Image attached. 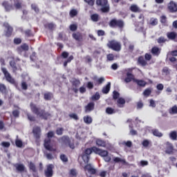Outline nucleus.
Wrapping results in <instances>:
<instances>
[{
	"mask_svg": "<svg viewBox=\"0 0 177 177\" xmlns=\"http://www.w3.org/2000/svg\"><path fill=\"white\" fill-rule=\"evenodd\" d=\"M149 24L151 26H157L158 24V20L156 18H151Z\"/></svg>",
	"mask_w": 177,
	"mask_h": 177,
	"instance_id": "nucleus-41",
	"label": "nucleus"
},
{
	"mask_svg": "<svg viewBox=\"0 0 177 177\" xmlns=\"http://www.w3.org/2000/svg\"><path fill=\"white\" fill-rule=\"evenodd\" d=\"M170 114H177V106L174 105L169 109Z\"/></svg>",
	"mask_w": 177,
	"mask_h": 177,
	"instance_id": "nucleus-43",
	"label": "nucleus"
},
{
	"mask_svg": "<svg viewBox=\"0 0 177 177\" xmlns=\"http://www.w3.org/2000/svg\"><path fill=\"white\" fill-rule=\"evenodd\" d=\"M167 10L169 13H176L177 12V3L171 1L168 4H167Z\"/></svg>",
	"mask_w": 177,
	"mask_h": 177,
	"instance_id": "nucleus-10",
	"label": "nucleus"
},
{
	"mask_svg": "<svg viewBox=\"0 0 177 177\" xmlns=\"http://www.w3.org/2000/svg\"><path fill=\"white\" fill-rule=\"evenodd\" d=\"M72 37H73V38H74V39H75L78 42H82V39H84V38L82 37V34H81L80 32L73 33L72 35Z\"/></svg>",
	"mask_w": 177,
	"mask_h": 177,
	"instance_id": "nucleus-21",
	"label": "nucleus"
},
{
	"mask_svg": "<svg viewBox=\"0 0 177 177\" xmlns=\"http://www.w3.org/2000/svg\"><path fill=\"white\" fill-rule=\"evenodd\" d=\"M10 66L12 67V68H13L14 71H16V70H17V66H16V62L15 61H10Z\"/></svg>",
	"mask_w": 177,
	"mask_h": 177,
	"instance_id": "nucleus-49",
	"label": "nucleus"
},
{
	"mask_svg": "<svg viewBox=\"0 0 177 177\" xmlns=\"http://www.w3.org/2000/svg\"><path fill=\"white\" fill-rule=\"evenodd\" d=\"M71 60H74V56L73 55L69 56L68 59L64 62V67H67V64L71 63Z\"/></svg>",
	"mask_w": 177,
	"mask_h": 177,
	"instance_id": "nucleus-35",
	"label": "nucleus"
},
{
	"mask_svg": "<svg viewBox=\"0 0 177 177\" xmlns=\"http://www.w3.org/2000/svg\"><path fill=\"white\" fill-rule=\"evenodd\" d=\"M31 8L32 10H35L36 13H39V8H38V6H37L35 4H32Z\"/></svg>",
	"mask_w": 177,
	"mask_h": 177,
	"instance_id": "nucleus-60",
	"label": "nucleus"
},
{
	"mask_svg": "<svg viewBox=\"0 0 177 177\" xmlns=\"http://www.w3.org/2000/svg\"><path fill=\"white\" fill-rule=\"evenodd\" d=\"M109 26L111 28H118L122 31L125 27V21L121 19L113 18L109 21Z\"/></svg>",
	"mask_w": 177,
	"mask_h": 177,
	"instance_id": "nucleus-4",
	"label": "nucleus"
},
{
	"mask_svg": "<svg viewBox=\"0 0 177 177\" xmlns=\"http://www.w3.org/2000/svg\"><path fill=\"white\" fill-rule=\"evenodd\" d=\"M114 162H122L123 165H127V160L125 159H121V158L115 157L113 158Z\"/></svg>",
	"mask_w": 177,
	"mask_h": 177,
	"instance_id": "nucleus-32",
	"label": "nucleus"
},
{
	"mask_svg": "<svg viewBox=\"0 0 177 177\" xmlns=\"http://www.w3.org/2000/svg\"><path fill=\"white\" fill-rule=\"evenodd\" d=\"M14 168H15L17 172L20 174L26 171V166L21 163H15L13 165Z\"/></svg>",
	"mask_w": 177,
	"mask_h": 177,
	"instance_id": "nucleus-13",
	"label": "nucleus"
},
{
	"mask_svg": "<svg viewBox=\"0 0 177 177\" xmlns=\"http://www.w3.org/2000/svg\"><path fill=\"white\" fill-rule=\"evenodd\" d=\"M84 171H88V172H89V174L91 175H95V174H96L95 169L93 168L91 164L86 165L84 167Z\"/></svg>",
	"mask_w": 177,
	"mask_h": 177,
	"instance_id": "nucleus-16",
	"label": "nucleus"
},
{
	"mask_svg": "<svg viewBox=\"0 0 177 177\" xmlns=\"http://www.w3.org/2000/svg\"><path fill=\"white\" fill-rule=\"evenodd\" d=\"M151 53L153 56H160V53H161V48L154 46L151 48Z\"/></svg>",
	"mask_w": 177,
	"mask_h": 177,
	"instance_id": "nucleus-20",
	"label": "nucleus"
},
{
	"mask_svg": "<svg viewBox=\"0 0 177 177\" xmlns=\"http://www.w3.org/2000/svg\"><path fill=\"white\" fill-rule=\"evenodd\" d=\"M129 10L131 12H133V13H142L143 10L138 6V5L133 4L130 6Z\"/></svg>",
	"mask_w": 177,
	"mask_h": 177,
	"instance_id": "nucleus-17",
	"label": "nucleus"
},
{
	"mask_svg": "<svg viewBox=\"0 0 177 177\" xmlns=\"http://www.w3.org/2000/svg\"><path fill=\"white\" fill-rule=\"evenodd\" d=\"M77 15H78V11H77L76 9L71 10V11L69 12V16H71V17H75V16H77Z\"/></svg>",
	"mask_w": 177,
	"mask_h": 177,
	"instance_id": "nucleus-40",
	"label": "nucleus"
},
{
	"mask_svg": "<svg viewBox=\"0 0 177 177\" xmlns=\"http://www.w3.org/2000/svg\"><path fill=\"white\" fill-rule=\"evenodd\" d=\"M96 145H97V146H98V147H106V141H104L102 139H97Z\"/></svg>",
	"mask_w": 177,
	"mask_h": 177,
	"instance_id": "nucleus-27",
	"label": "nucleus"
},
{
	"mask_svg": "<svg viewBox=\"0 0 177 177\" xmlns=\"http://www.w3.org/2000/svg\"><path fill=\"white\" fill-rule=\"evenodd\" d=\"M98 156H100V157H106V156H109V151L101 149Z\"/></svg>",
	"mask_w": 177,
	"mask_h": 177,
	"instance_id": "nucleus-39",
	"label": "nucleus"
},
{
	"mask_svg": "<svg viewBox=\"0 0 177 177\" xmlns=\"http://www.w3.org/2000/svg\"><path fill=\"white\" fill-rule=\"evenodd\" d=\"M41 132H42L41 127L38 126L33 127L32 133L36 142H38L41 139Z\"/></svg>",
	"mask_w": 177,
	"mask_h": 177,
	"instance_id": "nucleus-9",
	"label": "nucleus"
},
{
	"mask_svg": "<svg viewBox=\"0 0 177 177\" xmlns=\"http://www.w3.org/2000/svg\"><path fill=\"white\" fill-rule=\"evenodd\" d=\"M64 131V129L60 127V128H57L56 129V133L57 135H58V136H62V135H63V132Z\"/></svg>",
	"mask_w": 177,
	"mask_h": 177,
	"instance_id": "nucleus-47",
	"label": "nucleus"
},
{
	"mask_svg": "<svg viewBox=\"0 0 177 177\" xmlns=\"http://www.w3.org/2000/svg\"><path fill=\"white\" fill-rule=\"evenodd\" d=\"M86 113H91V111H93L95 110V102H89L85 107Z\"/></svg>",
	"mask_w": 177,
	"mask_h": 177,
	"instance_id": "nucleus-19",
	"label": "nucleus"
},
{
	"mask_svg": "<svg viewBox=\"0 0 177 177\" xmlns=\"http://www.w3.org/2000/svg\"><path fill=\"white\" fill-rule=\"evenodd\" d=\"M114 55L113 54H111V53H110V54H108L107 55H106V61L107 62H113V60H114Z\"/></svg>",
	"mask_w": 177,
	"mask_h": 177,
	"instance_id": "nucleus-46",
	"label": "nucleus"
},
{
	"mask_svg": "<svg viewBox=\"0 0 177 177\" xmlns=\"http://www.w3.org/2000/svg\"><path fill=\"white\" fill-rule=\"evenodd\" d=\"M157 42L158 44H164L165 42H167V39L165 38H164V37H160L158 39H157Z\"/></svg>",
	"mask_w": 177,
	"mask_h": 177,
	"instance_id": "nucleus-53",
	"label": "nucleus"
},
{
	"mask_svg": "<svg viewBox=\"0 0 177 177\" xmlns=\"http://www.w3.org/2000/svg\"><path fill=\"white\" fill-rule=\"evenodd\" d=\"M97 6H101V12L102 13H109L110 12V6H109V1L107 0H96Z\"/></svg>",
	"mask_w": 177,
	"mask_h": 177,
	"instance_id": "nucleus-5",
	"label": "nucleus"
},
{
	"mask_svg": "<svg viewBox=\"0 0 177 177\" xmlns=\"http://www.w3.org/2000/svg\"><path fill=\"white\" fill-rule=\"evenodd\" d=\"M60 160H62V161L63 162H68V158H67V156L65 154H61L60 155Z\"/></svg>",
	"mask_w": 177,
	"mask_h": 177,
	"instance_id": "nucleus-45",
	"label": "nucleus"
},
{
	"mask_svg": "<svg viewBox=\"0 0 177 177\" xmlns=\"http://www.w3.org/2000/svg\"><path fill=\"white\" fill-rule=\"evenodd\" d=\"M160 23L162 24H165V23H167V17L165 15L160 17Z\"/></svg>",
	"mask_w": 177,
	"mask_h": 177,
	"instance_id": "nucleus-63",
	"label": "nucleus"
},
{
	"mask_svg": "<svg viewBox=\"0 0 177 177\" xmlns=\"http://www.w3.org/2000/svg\"><path fill=\"white\" fill-rule=\"evenodd\" d=\"M30 110L33 114H35L41 120H49L52 117V114L50 113L47 112L45 109H41V108L37 106V104H34V102H30Z\"/></svg>",
	"mask_w": 177,
	"mask_h": 177,
	"instance_id": "nucleus-2",
	"label": "nucleus"
},
{
	"mask_svg": "<svg viewBox=\"0 0 177 177\" xmlns=\"http://www.w3.org/2000/svg\"><path fill=\"white\" fill-rule=\"evenodd\" d=\"M162 73H164L166 75H169L171 74V71L169 70V68L165 66L162 68Z\"/></svg>",
	"mask_w": 177,
	"mask_h": 177,
	"instance_id": "nucleus-48",
	"label": "nucleus"
},
{
	"mask_svg": "<svg viewBox=\"0 0 177 177\" xmlns=\"http://www.w3.org/2000/svg\"><path fill=\"white\" fill-rule=\"evenodd\" d=\"M3 27H5L6 30H4L5 37L9 38V37H12V34H13V27L9 25V23L5 22L3 24Z\"/></svg>",
	"mask_w": 177,
	"mask_h": 177,
	"instance_id": "nucleus-8",
	"label": "nucleus"
},
{
	"mask_svg": "<svg viewBox=\"0 0 177 177\" xmlns=\"http://www.w3.org/2000/svg\"><path fill=\"white\" fill-rule=\"evenodd\" d=\"M20 47L22 48V50H24L25 52H27V50L29 49L28 45H27V44H24L21 45Z\"/></svg>",
	"mask_w": 177,
	"mask_h": 177,
	"instance_id": "nucleus-61",
	"label": "nucleus"
},
{
	"mask_svg": "<svg viewBox=\"0 0 177 177\" xmlns=\"http://www.w3.org/2000/svg\"><path fill=\"white\" fill-rule=\"evenodd\" d=\"M92 153H95V154H100V148H97L96 147H91Z\"/></svg>",
	"mask_w": 177,
	"mask_h": 177,
	"instance_id": "nucleus-44",
	"label": "nucleus"
},
{
	"mask_svg": "<svg viewBox=\"0 0 177 177\" xmlns=\"http://www.w3.org/2000/svg\"><path fill=\"white\" fill-rule=\"evenodd\" d=\"M127 77L124 79V82L126 84H129V82H131L133 81L136 84H137V86H139V88H145L147 85V82L143 80H139V79H135V75H133V68H129L125 70Z\"/></svg>",
	"mask_w": 177,
	"mask_h": 177,
	"instance_id": "nucleus-1",
	"label": "nucleus"
},
{
	"mask_svg": "<svg viewBox=\"0 0 177 177\" xmlns=\"http://www.w3.org/2000/svg\"><path fill=\"white\" fill-rule=\"evenodd\" d=\"M174 145L169 142H166V154H172L174 153Z\"/></svg>",
	"mask_w": 177,
	"mask_h": 177,
	"instance_id": "nucleus-15",
	"label": "nucleus"
},
{
	"mask_svg": "<svg viewBox=\"0 0 177 177\" xmlns=\"http://www.w3.org/2000/svg\"><path fill=\"white\" fill-rule=\"evenodd\" d=\"M122 145L127 146V147H132L131 141H127V142L124 141L123 142H122Z\"/></svg>",
	"mask_w": 177,
	"mask_h": 177,
	"instance_id": "nucleus-57",
	"label": "nucleus"
},
{
	"mask_svg": "<svg viewBox=\"0 0 177 177\" xmlns=\"http://www.w3.org/2000/svg\"><path fill=\"white\" fill-rule=\"evenodd\" d=\"M143 102L142 100H140L139 102H137V109L138 110H140V109L143 108Z\"/></svg>",
	"mask_w": 177,
	"mask_h": 177,
	"instance_id": "nucleus-59",
	"label": "nucleus"
},
{
	"mask_svg": "<svg viewBox=\"0 0 177 177\" xmlns=\"http://www.w3.org/2000/svg\"><path fill=\"white\" fill-rule=\"evenodd\" d=\"M169 136L171 140H177V132L176 131H172L169 133Z\"/></svg>",
	"mask_w": 177,
	"mask_h": 177,
	"instance_id": "nucleus-30",
	"label": "nucleus"
},
{
	"mask_svg": "<svg viewBox=\"0 0 177 177\" xmlns=\"http://www.w3.org/2000/svg\"><path fill=\"white\" fill-rule=\"evenodd\" d=\"M167 38L171 41H174L175 37H176V33L175 32H170L167 33Z\"/></svg>",
	"mask_w": 177,
	"mask_h": 177,
	"instance_id": "nucleus-34",
	"label": "nucleus"
},
{
	"mask_svg": "<svg viewBox=\"0 0 177 177\" xmlns=\"http://www.w3.org/2000/svg\"><path fill=\"white\" fill-rule=\"evenodd\" d=\"M118 97H120V93H118V92L114 91L113 92V99L114 100H117V99H118Z\"/></svg>",
	"mask_w": 177,
	"mask_h": 177,
	"instance_id": "nucleus-51",
	"label": "nucleus"
},
{
	"mask_svg": "<svg viewBox=\"0 0 177 177\" xmlns=\"http://www.w3.org/2000/svg\"><path fill=\"white\" fill-rule=\"evenodd\" d=\"M59 140H61L62 143L64 145H68L70 143V138L68 136H63L59 138Z\"/></svg>",
	"mask_w": 177,
	"mask_h": 177,
	"instance_id": "nucleus-24",
	"label": "nucleus"
},
{
	"mask_svg": "<svg viewBox=\"0 0 177 177\" xmlns=\"http://www.w3.org/2000/svg\"><path fill=\"white\" fill-rule=\"evenodd\" d=\"M117 106H118V107H120V109L124 107V106H125V99H124L122 97L118 98L117 100Z\"/></svg>",
	"mask_w": 177,
	"mask_h": 177,
	"instance_id": "nucleus-25",
	"label": "nucleus"
},
{
	"mask_svg": "<svg viewBox=\"0 0 177 177\" xmlns=\"http://www.w3.org/2000/svg\"><path fill=\"white\" fill-rule=\"evenodd\" d=\"M70 118H73V120H75L76 121H78V115L76 113H71L69 114Z\"/></svg>",
	"mask_w": 177,
	"mask_h": 177,
	"instance_id": "nucleus-62",
	"label": "nucleus"
},
{
	"mask_svg": "<svg viewBox=\"0 0 177 177\" xmlns=\"http://www.w3.org/2000/svg\"><path fill=\"white\" fill-rule=\"evenodd\" d=\"M44 27H45V28H48L50 31H53V30H55V28H56V24L53 22L48 23V24H44Z\"/></svg>",
	"mask_w": 177,
	"mask_h": 177,
	"instance_id": "nucleus-23",
	"label": "nucleus"
},
{
	"mask_svg": "<svg viewBox=\"0 0 177 177\" xmlns=\"http://www.w3.org/2000/svg\"><path fill=\"white\" fill-rule=\"evenodd\" d=\"M106 46H108L109 49L115 50V52H120V50H121V43L115 40L109 41Z\"/></svg>",
	"mask_w": 177,
	"mask_h": 177,
	"instance_id": "nucleus-6",
	"label": "nucleus"
},
{
	"mask_svg": "<svg viewBox=\"0 0 177 177\" xmlns=\"http://www.w3.org/2000/svg\"><path fill=\"white\" fill-rule=\"evenodd\" d=\"M151 132L153 136H156L157 138H162V133L160 132L157 129H152Z\"/></svg>",
	"mask_w": 177,
	"mask_h": 177,
	"instance_id": "nucleus-28",
	"label": "nucleus"
},
{
	"mask_svg": "<svg viewBox=\"0 0 177 177\" xmlns=\"http://www.w3.org/2000/svg\"><path fill=\"white\" fill-rule=\"evenodd\" d=\"M142 145L144 147H149V145H150V141H149V140H144L142 142Z\"/></svg>",
	"mask_w": 177,
	"mask_h": 177,
	"instance_id": "nucleus-56",
	"label": "nucleus"
},
{
	"mask_svg": "<svg viewBox=\"0 0 177 177\" xmlns=\"http://www.w3.org/2000/svg\"><path fill=\"white\" fill-rule=\"evenodd\" d=\"M106 113L111 115V114H115V110L111 107H107L106 109Z\"/></svg>",
	"mask_w": 177,
	"mask_h": 177,
	"instance_id": "nucleus-37",
	"label": "nucleus"
},
{
	"mask_svg": "<svg viewBox=\"0 0 177 177\" xmlns=\"http://www.w3.org/2000/svg\"><path fill=\"white\" fill-rule=\"evenodd\" d=\"M55 165L49 164L46 166V169L44 170V175L46 177H52L53 176V169Z\"/></svg>",
	"mask_w": 177,
	"mask_h": 177,
	"instance_id": "nucleus-11",
	"label": "nucleus"
},
{
	"mask_svg": "<svg viewBox=\"0 0 177 177\" xmlns=\"http://www.w3.org/2000/svg\"><path fill=\"white\" fill-rule=\"evenodd\" d=\"M1 5L4 8L6 12H10V10H15V7L13 6V5L10 3L9 1H5L2 3Z\"/></svg>",
	"mask_w": 177,
	"mask_h": 177,
	"instance_id": "nucleus-14",
	"label": "nucleus"
},
{
	"mask_svg": "<svg viewBox=\"0 0 177 177\" xmlns=\"http://www.w3.org/2000/svg\"><path fill=\"white\" fill-rule=\"evenodd\" d=\"M13 42L15 45H20V44H21V39L19 37L15 38Z\"/></svg>",
	"mask_w": 177,
	"mask_h": 177,
	"instance_id": "nucleus-55",
	"label": "nucleus"
},
{
	"mask_svg": "<svg viewBox=\"0 0 177 177\" xmlns=\"http://www.w3.org/2000/svg\"><path fill=\"white\" fill-rule=\"evenodd\" d=\"M1 71L4 74V77L8 82L12 84H16V81L12 77V75H10V73H9L6 68H1Z\"/></svg>",
	"mask_w": 177,
	"mask_h": 177,
	"instance_id": "nucleus-7",
	"label": "nucleus"
},
{
	"mask_svg": "<svg viewBox=\"0 0 177 177\" xmlns=\"http://www.w3.org/2000/svg\"><path fill=\"white\" fill-rule=\"evenodd\" d=\"M44 96V100H52L53 99V93L50 92L45 93Z\"/></svg>",
	"mask_w": 177,
	"mask_h": 177,
	"instance_id": "nucleus-29",
	"label": "nucleus"
},
{
	"mask_svg": "<svg viewBox=\"0 0 177 177\" xmlns=\"http://www.w3.org/2000/svg\"><path fill=\"white\" fill-rule=\"evenodd\" d=\"M68 55H69V53L67 51L62 52L61 55L62 59H67V57H68Z\"/></svg>",
	"mask_w": 177,
	"mask_h": 177,
	"instance_id": "nucleus-64",
	"label": "nucleus"
},
{
	"mask_svg": "<svg viewBox=\"0 0 177 177\" xmlns=\"http://www.w3.org/2000/svg\"><path fill=\"white\" fill-rule=\"evenodd\" d=\"M138 63L140 64V66H142V67H145V66H147V62L145 60V57H143V56H140L138 57Z\"/></svg>",
	"mask_w": 177,
	"mask_h": 177,
	"instance_id": "nucleus-22",
	"label": "nucleus"
},
{
	"mask_svg": "<svg viewBox=\"0 0 177 177\" xmlns=\"http://www.w3.org/2000/svg\"><path fill=\"white\" fill-rule=\"evenodd\" d=\"M71 82L73 88H78L81 85V82L78 79L73 78Z\"/></svg>",
	"mask_w": 177,
	"mask_h": 177,
	"instance_id": "nucleus-26",
	"label": "nucleus"
},
{
	"mask_svg": "<svg viewBox=\"0 0 177 177\" xmlns=\"http://www.w3.org/2000/svg\"><path fill=\"white\" fill-rule=\"evenodd\" d=\"M14 6L15 8V9L19 10V9H21L22 6H21V2L19 0H14Z\"/></svg>",
	"mask_w": 177,
	"mask_h": 177,
	"instance_id": "nucleus-33",
	"label": "nucleus"
},
{
	"mask_svg": "<svg viewBox=\"0 0 177 177\" xmlns=\"http://www.w3.org/2000/svg\"><path fill=\"white\" fill-rule=\"evenodd\" d=\"M28 168L30 171H32L33 177H39V176H38V170L37 169V166H35L34 162H30L28 164Z\"/></svg>",
	"mask_w": 177,
	"mask_h": 177,
	"instance_id": "nucleus-12",
	"label": "nucleus"
},
{
	"mask_svg": "<svg viewBox=\"0 0 177 177\" xmlns=\"http://www.w3.org/2000/svg\"><path fill=\"white\" fill-rule=\"evenodd\" d=\"M100 99V95L99 93H96L91 97V100H99Z\"/></svg>",
	"mask_w": 177,
	"mask_h": 177,
	"instance_id": "nucleus-50",
	"label": "nucleus"
},
{
	"mask_svg": "<svg viewBox=\"0 0 177 177\" xmlns=\"http://www.w3.org/2000/svg\"><path fill=\"white\" fill-rule=\"evenodd\" d=\"M15 145L17 147H23V141L21 140H16Z\"/></svg>",
	"mask_w": 177,
	"mask_h": 177,
	"instance_id": "nucleus-52",
	"label": "nucleus"
},
{
	"mask_svg": "<svg viewBox=\"0 0 177 177\" xmlns=\"http://www.w3.org/2000/svg\"><path fill=\"white\" fill-rule=\"evenodd\" d=\"M93 80L95 86H99V85H102V82H104V77L97 78V76H94Z\"/></svg>",
	"mask_w": 177,
	"mask_h": 177,
	"instance_id": "nucleus-18",
	"label": "nucleus"
},
{
	"mask_svg": "<svg viewBox=\"0 0 177 177\" xmlns=\"http://www.w3.org/2000/svg\"><path fill=\"white\" fill-rule=\"evenodd\" d=\"M70 176H77V170L75 169H72L69 171Z\"/></svg>",
	"mask_w": 177,
	"mask_h": 177,
	"instance_id": "nucleus-58",
	"label": "nucleus"
},
{
	"mask_svg": "<svg viewBox=\"0 0 177 177\" xmlns=\"http://www.w3.org/2000/svg\"><path fill=\"white\" fill-rule=\"evenodd\" d=\"M151 94V90H150V89H146V90H145V91L143 92V95H144V96H145L146 97L150 96Z\"/></svg>",
	"mask_w": 177,
	"mask_h": 177,
	"instance_id": "nucleus-54",
	"label": "nucleus"
},
{
	"mask_svg": "<svg viewBox=\"0 0 177 177\" xmlns=\"http://www.w3.org/2000/svg\"><path fill=\"white\" fill-rule=\"evenodd\" d=\"M92 154V147L91 148H87L84 150V156H86L87 160H89V156Z\"/></svg>",
	"mask_w": 177,
	"mask_h": 177,
	"instance_id": "nucleus-31",
	"label": "nucleus"
},
{
	"mask_svg": "<svg viewBox=\"0 0 177 177\" xmlns=\"http://www.w3.org/2000/svg\"><path fill=\"white\" fill-rule=\"evenodd\" d=\"M83 120L85 124H92L93 120L92 118L89 115L84 116Z\"/></svg>",
	"mask_w": 177,
	"mask_h": 177,
	"instance_id": "nucleus-36",
	"label": "nucleus"
},
{
	"mask_svg": "<svg viewBox=\"0 0 177 177\" xmlns=\"http://www.w3.org/2000/svg\"><path fill=\"white\" fill-rule=\"evenodd\" d=\"M55 136V133L53 131H48L47 133V138L44 140V146L46 149V150H48V151H56V148L53 147V145H52V140H50V138H53Z\"/></svg>",
	"mask_w": 177,
	"mask_h": 177,
	"instance_id": "nucleus-3",
	"label": "nucleus"
},
{
	"mask_svg": "<svg viewBox=\"0 0 177 177\" xmlns=\"http://www.w3.org/2000/svg\"><path fill=\"white\" fill-rule=\"evenodd\" d=\"M91 19L92 21L97 22V21H99V15L93 14L91 16Z\"/></svg>",
	"mask_w": 177,
	"mask_h": 177,
	"instance_id": "nucleus-38",
	"label": "nucleus"
},
{
	"mask_svg": "<svg viewBox=\"0 0 177 177\" xmlns=\"http://www.w3.org/2000/svg\"><path fill=\"white\" fill-rule=\"evenodd\" d=\"M176 57L177 56V50H174L167 53V57Z\"/></svg>",
	"mask_w": 177,
	"mask_h": 177,
	"instance_id": "nucleus-42",
	"label": "nucleus"
}]
</instances>
